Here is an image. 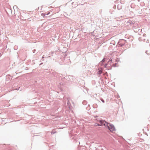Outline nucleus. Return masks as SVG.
<instances>
[{"mask_svg": "<svg viewBox=\"0 0 150 150\" xmlns=\"http://www.w3.org/2000/svg\"><path fill=\"white\" fill-rule=\"evenodd\" d=\"M44 58V56H42V59H43Z\"/></svg>", "mask_w": 150, "mask_h": 150, "instance_id": "4be33fe9", "label": "nucleus"}, {"mask_svg": "<svg viewBox=\"0 0 150 150\" xmlns=\"http://www.w3.org/2000/svg\"><path fill=\"white\" fill-rule=\"evenodd\" d=\"M141 38H142V40H143V38H144L143 37H141Z\"/></svg>", "mask_w": 150, "mask_h": 150, "instance_id": "412c9836", "label": "nucleus"}, {"mask_svg": "<svg viewBox=\"0 0 150 150\" xmlns=\"http://www.w3.org/2000/svg\"><path fill=\"white\" fill-rule=\"evenodd\" d=\"M98 117H96V120L99 122V123H96V126H105V124L106 123V121L105 120H102V119H99L98 118Z\"/></svg>", "mask_w": 150, "mask_h": 150, "instance_id": "f257e3e1", "label": "nucleus"}, {"mask_svg": "<svg viewBox=\"0 0 150 150\" xmlns=\"http://www.w3.org/2000/svg\"><path fill=\"white\" fill-rule=\"evenodd\" d=\"M100 100H101V101L103 103H104L105 101H104V100L102 98H100Z\"/></svg>", "mask_w": 150, "mask_h": 150, "instance_id": "f8f14e48", "label": "nucleus"}, {"mask_svg": "<svg viewBox=\"0 0 150 150\" xmlns=\"http://www.w3.org/2000/svg\"><path fill=\"white\" fill-rule=\"evenodd\" d=\"M69 100H68V102H67V104H68V105H69Z\"/></svg>", "mask_w": 150, "mask_h": 150, "instance_id": "6ab92c4d", "label": "nucleus"}, {"mask_svg": "<svg viewBox=\"0 0 150 150\" xmlns=\"http://www.w3.org/2000/svg\"><path fill=\"white\" fill-rule=\"evenodd\" d=\"M119 43L121 47H122L125 45V43H122L121 40L119 42Z\"/></svg>", "mask_w": 150, "mask_h": 150, "instance_id": "0eeeda50", "label": "nucleus"}, {"mask_svg": "<svg viewBox=\"0 0 150 150\" xmlns=\"http://www.w3.org/2000/svg\"><path fill=\"white\" fill-rule=\"evenodd\" d=\"M146 36V35L145 34H144L143 35V37L144 38Z\"/></svg>", "mask_w": 150, "mask_h": 150, "instance_id": "4468645a", "label": "nucleus"}, {"mask_svg": "<svg viewBox=\"0 0 150 150\" xmlns=\"http://www.w3.org/2000/svg\"><path fill=\"white\" fill-rule=\"evenodd\" d=\"M117 8H118V9H118V7H117Z\"/></svg>", "mask_w": 150, "mask_h": 150, "instance_id": "bb28decb", "label": "nucleus"}, {"mask_svg": "<svg viewBox=\"0 0 150 150\" xmlns=\"http://www.w3.org/2000/svg\"><path fill=\"white\" fill-rule=\"evenodd\" d=\"M35 49H34V50H33V52L34 53L35 52Z\"/></svg>", "mask_w": 150, "mask_h": 150, "instance_id": "dca6fc26", "label": "nucleus"}, {"mask_svg": "<svg viewBox=\"0 0 150 150\" xmlns=\"http://www.w3.org/2000/svg\"><path fill=\"white\" fill-rule=\"evenodd\" d=\"M1 56V54L0 53V57Z\"/></svg>", "mask_w": 150, "mask_h": 150, "instance_id": "b1692460", "label": "nucleus"}, {"mask_svg": "<svg viewBox=\"0 0 150 150\" xmlns=\"http://www.w3.org/2000/svg\"><path fill=\"white\" fill-rule=\"evenodd\" d=\"M51 55H50L49 56V57H51L52 56H53L54 55L53 54H54V52H52L51 53ZM56 55V54H55Z\"/></svg>", "mask_w": 150, "mask_h": 150, "instance_id": "9d476101", "label": "nucleus"}, {"mask_svg": "<svg viewBox=\"0 0 150 150\" xmlns=\"http://www.w3.org/2000/svg\"><path fill=\"white\" fill-rule=\"evenodd\" d=\"M49 14V13H47V15H48Z\"/></svg>", "mask_w": 150, "mask_h": 150, "instance_id": "5701e85b", "label": "nucleus"}, {"mask_svg": "<svg viewBox=\"0 0 150 150\" xmlns=\"http://www.w3.org/2000/svg\"><path fill=\"white\" fill-rule=\"evenodd\" d=\"M147 41H148V40H147V41H146V42H147Z\"/></svg>", "mask_w": 150, "mask_h": 150, "instance_id": "a878e982", "label": "nucleus"}, {"mask_svg": "<svg viewBox=\"0 0 150 150\" xmlns=\"http://www.w3.org/2000/svg\"><path fill=\"white\" fill-rule=\"evenodd\" d=\"M112 59L109 60L106 64H105V67L107 68L108 67H110L111 66H113L114 67H115L116 66L117 63L114 64L112 63Z\"/></svg>", "mask_w": 150, "mask_h": 150, "instance_id": "7ed1b4c3", "label": "nucleus"}, {"mask_svg": "<svg viewBox=\"0 0 150 150\" xmlns=\"http://www.w3.org/2000/svg\"><path fill=\"white\" fill-rule=\"evenodd\" d=\"M105 58H104L103 59V60L99 63L100 65L101 66H102L103 65L104 66V67H104V65L105 64H103V63L105 62Z\"/></svg>", "mask_w": 150, "mask_h": 150, "instance_id": "20e7f679", "label": "nucleus"}, {"mask_svg": "<svg viewBox=\"0 0 150 150\" xmlns=\"http://www.w3.org/2000/svg\"><path fill=\"white\" fill-rule=\"evenodd\" d=\"M146 39L145 38V37H144V38H143V40H142V38H139V40L140 41H143L144 42H145L146 41Z\"/></svg>", "mask_w": 150, "mask_h": 150, "instance_id": "423d86ee", "label": "nucleus"}, {"mask_svg": "<svg viewBox=\"0 0 150 150\" xmlns=\"http://www.w3.org/2000/svg\"><path fill=\"white\" fill-rule=\"evenodd\" d=\"M55 133V132H54L53 131H52V132H51V134H54Z\"/></svg>", "mask_w": 150, "mask_h": 150, "instance_id": "f3484780", "label": "nucleus"}, {"mask_svg": "<svg viewBox=\"0 0 150 150\" xmlns=\"http://www.w3.org/2000/svg\"><path fill=\"white\" fill-rule=\"evenodd\" d=\"M43 64V63L42 62L40 64V65H41Z\"/></svg>", "mask_w": 150, "mask_h": 150, "instance_id": "aec40b11", "label": "nucleus"}, {"mask_svg": "<svg viewBox=\"0 0 150 150\" xmlns=\"http://www.w3.org/2000/svg\"><path fill=\"white\" fill-rule=\"evenodd\" d=\"M134 22H132L131 21H129V22H127V23L128 24V25H132V24H133Z\"/></svg>", "mask_w": 150, "mask_h": 150, "instance_id": "1a4fd4ad", "label": "nucleus"}, {"mask_svg": "<svg viewBox=\"0 0 150 150\" xmlns=\"http://www.w3.org/2000/svg\"><path fill=\"white\" fill-rule=\"evenodd\" d=\"M106 127H107L108 129L111 131L113 132L115 131V128L114 125L112 124H110L106 122V123L105 124V126Z\"/></svg>", "mask_w": 150, "mask_h": 150, "instance_id": "f03ea898", "label": "nucleus"}, {"mask_svg": "<svg viewBox=\"0 0 150 150\" xmlns=\"http://www.w3.org/2000/svg\"><path fill=\"white\" fill-rule=\"evenodd\" d=\"M140 30H141V31H142V29H140Z\"/></svg>", "mask_w": 150, "mask_h": 150, "instance_id": "393cba45", "label": "nucleus"}, {"mask_svg": "<svg viewBox=\"0 0 150 150\" xmlns=\"http://www.w3.org/2000/svg\"><path fill=\"white\" fill-rule=\"evenodd\" d=\"M102 73V69H98V71L97 72V74H99L100 76V75Z\"/></svg>", "mask_w": 150, "mask_h": 150, "instance_id": "39448f33", "label": "nucleus"}, {"mask_svg": "<svg viewBox=\"0 0 150 150\" xmlns=\"http://www.w3.org/2000/svg\"><path fill=\"white\" fill-rule=\"evenodd\" d=\"M82 103L83 105H85L87 103V102L86 100H83L82 102Z\"/></svg>", "mask_w": 150, "mask_h": 150, "instance_id": "6e6552de", "label": "nucleus"}, {"mask_svg": "<svg viewBox=\"0 0 150 150\" xmlns=\"http://www.w3.org/2000/svg\"><path fill=\"white\" fill-rule=\"evenodd\" d=\"M140 30V29H137L136 30V32L137 31V30H138V31H139Z\"/></svg>", "mask_w": 150, "mask_h": 150, "instance_id": "a211bd4d", "label": "nucleus"}, {"mask_svg": "<svg viewBox=\"0 0 150 150\" xmlns=\"http://www.w3.org/2000/svg\"><path fill=\"white\" fill-rule=\"evenodd\" d=\"M41 15H42V16H44L46 15H45V13H42Z\"/></svg>", "mask_w": 150, "mask_h": 150, "instance_id": "2eb2a0df", "label": "nucleus"}, {"mask_svg": "<svg viewBox=\"0 0 150 150\" xmlns=\"http://www.w3.org/2000/svg\"><path fill=\"white\" fill-rule=\"evenodd\" d=\"M146 53L147 54H148V55H149L150 54L149 53V52H148V51H146Z\"/></svg>", "mask_w": 150, "mask_h": 150, "instance_id": "ddd939ff", "label": "nucleus"}, {"mask_svg": "<svg viewBox=\"0 0 150 150\" xmlns=\"http://www.w3.org/2000/svg\"><path fill=\"white\" fill-rule=\"evenodd\" d=\"M121 41H122V42L123 43H125V42H126V41L125 40H121Z\"/></svg>", "mask_w": 150, "mask_h": 150, "instance_id": "9b49d317", "label": "nucleus"}]
</instances>
